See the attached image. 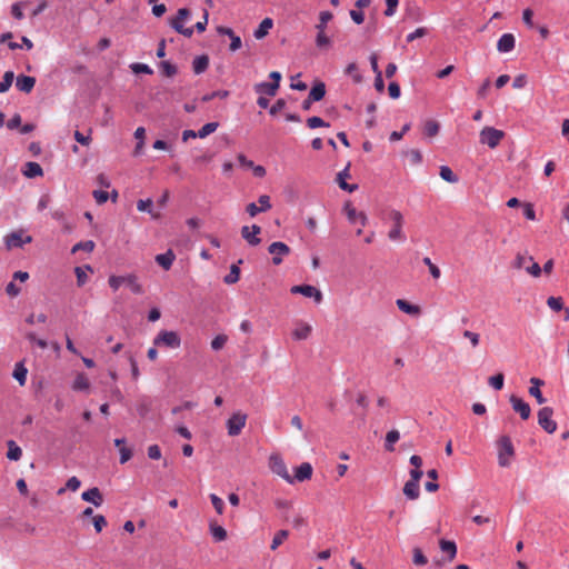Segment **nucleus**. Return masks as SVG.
Segmentation results:
<instances>
[{"mask_svg":"<svg viewBox=\"0 0 569 569\" xmlns=\"http://www.w3.org/2000/svg\"><path fill=\"white\" fill-rule=\"evenodd\" d=\"M108 284L112 291H118L121 286H128L134 295L143 293V287L139 282L138 276L134 273H128L124 276H110Z\"/></svg>","mask_w":569,"mask_h":569,"instance_id":"1","label":"nucleus"},{"mask_svg":"<svg viewBox=\"0 0 569 569\" xmlns=\"http://www.w3.org/2000/svg\"><path fill=\"white\" fill-rule=\"evenodd\" d=\"M388 221L391 223V229L388 232V238L391 241H403L406 239L402 227L405 223L403 214L397 209H389L386 212Z\"/></svg>","mask_w":569,"mask_h":569,"instance_id":"2","label":"nucleus"},{"mask_svg":"<svg viewBox=\"0 0 569 569\" xmlns=\"http://www.w3.org/2000/svg\"><path fill=\"white\" fill-rule=\"evenodd\" d=\"M333 14L330 11H321L319 13V22L316 24L317 37L316 46L318 48H328L331 46V40L326 33L327 24L332 20Z\"/></svg>","mask_w":569,"mask_h":569,"instance_id":"3","label":"nucleus"},{"mask_svg":"<svg viewBox=\"0 0 569 569\" xmlns=\"http://www.w3.org/2000/svg\"><path fill=\"white\" fill-rule=\"evenodd\" d=\"M498 463L500 467H509L515 456L513 445L508 436H502L497 441Z\"/></svg>","mask_w":569,"mask_h":569,"instance_id":"4","label":"nucleus"},{"mask_svg":"<svg viewBox=\"0 0 569 569\" xmlns=\"http://www.w3.org/2000/svg\"><path fill=\"white\" fill-rule=\"evenodd\" d=\"M268 467L274 475L279 476L288 483L292 485L295 482V478L289 473L288 467L279 453H272L269 456Z\"/></svg>","mask_w":569,"mask_h":569,"instance_id":"5","label":"nucleus"},{"mask_svg":"<svg viewBox=\"0 0 569 569\" xmlns=\"http://www.w3.org/2000/svg\"><path fill=\"white\" fill-rule=\"evenodd\" d=\"M503 138L505 132L493 127H485L479 133L480 143L488 146L490 149L497 148Z\"/></svg>","mask_w":569,"mask_h":569,"instance_id":"6","label":"nucleus"},{"mask_svg":"<svg viewBox=\"0 0 569 569\" xmlns=\"http://www.w3.org/2000/svg\"><path fill=\"white\" fill-rule=\"evenodd\" d=\"M190 11L186 8L178 10L174 18L171 19L170 26L180 34L190 38L193 34V28H186L184 24L190 19Z\"/></svg>","mask_w":569,"mask_h":569,"instance_id":"7","label":"nucleus"},{"mask_svg":"<svg viewBox=\"0 0 569 569\" xmlns=\"http://www.w3.org/2000/svg\"><path fill=\"white\" fill-rule=\"evenodd\" d=\"M516 269H526V271L535 278L541 274L540 266L533 261V258L522 253H518L512 263Z\"/></svg>","mask_w":569,"mask_h":569,"instance_id":"8","label":"nucleus"},{"mask_svg":"<svg viewBox=\"0 0 569 569\" xmlns=\"http://www.w3.org/2000/svg\"><path fill=\"white\" fill-rule=\"evenodd\" d=\"M153 345L157 347H167L177 349L181 345V338L176 331L161 330L153 339Z\"/></svg>","mask_w":569,"mask_h":569,"instance_id":"9","label":"nucleus"},{"mask_svg":"<svg viewBox=\"0 0 569 569\" xmlns=\"http://www.w3.org/2000/svg\"><path fill=\"white\" fill-rule=\"evenodd\" d=\"M553 410L550 407H543L538 411V423L548 433L557 430V422L552 419Z\"/></svg>","mask_w":569,"mask_h":569,"instance_id":"10","label":"nucleus"},{"mask_svg":"<svg viewBox=\"0 0 569 569\" xmlns=\"http://www.w3.org/2000/svg\"><path fill=\"white\" fill-rule=\"evenodd\" d=\"M246 422H247L246 413H243L241 411H237V412L232 413L231 417L227 421L228 435L231 437L238 436L241 432V430L244 428Z\"/></svg>","mask_w":569,"mask_h":569,"instance_id":"11","label":"nucleus"},{"mask_svg":"<svg viewBox=\"0 0 569 569\" xmlns=\"http://www.w3.org/2000/svg\"><path fill=\"white\" fill-rule=\"evenodd\" d=\"M258 203L259 204L250 202L246 207V211L251 218L256 217L260 212H266L270 210L272 207L270 197L268 194H261L258 198Z\"/></svg>","mask_w":569,"mask_h":569,"instance_id":"12","label":"nucleus"},{"mask_svg":"<svg viewBox=\"0 0 569 569\" xmlns=\"http://www.w3.org/2000/svg\"><path fill=\"white\" fill-rule=\"evenodd\" d=\"M32 241L31 236H23V231H13L4 237V243L8 250L12 248H21L24 243Z\"/></svg>","mask_w":569,"mask_h":569,"instance_id":"13","label":"nucleus"},{"mask_svg":"<svg viewBox=\"0 0 569 569\" xmlns=\"http://www.w3.org/2000/svg\"><path fill=\"white\" fill-rule=\"evenodd\" d=\"M290 291L295 295L300 293L307 298H313L316 303H320L323 298L322 292L311 284L293 286Z\"/></svg>","mask_w":569,"mask_h":569,"instance_id":"14","label":"nucleus"},{"mask_svg":"<svg viewBox=\"0 0 569 569\" xmlns=\"http://www.w3.org/2000/svg\"><path fill=\"white\" fill-rule=\"evenodd\" d=\"M268 251L272 256L273 264L278 266L282 262L283 257L290 253V248L284 242L276 241L269 246Z\"/></svg>","mask_w":569,"mask_h":569,"instance_id":"15","label":"nucleus"},{"mask_svg":"<svg viewBox=\"0 0 569 569\" xmlns=\"http://www.w3.org/2000/svg\"><path fill=\"white\" fill-rule=\"evenodd\" d=\"M343 211L350 223L360 224V227H365L368 222V218L365 212L358 211L351 203H346L343 207Z\"/></svg>","mask_w":569,"mask_h":569,"instance_id":"16","label":"nucleus"},{"mask_svg":"<svg viewBox=\"0 0 569 569\" xmlns=\"http://www.w3.org/2000/svg\"><path fill=\"white\" fill-rule=\"evenodd\" d=\"M261 233V228L258 224L243 226L241 228L242 238L252 247L260 244L261 239L258 237Z\"/></svg>","mask_w":569,"mask_h":569,"instance_id":"17","label":"nucleus"},{"mask_svg":"<svg viewBox=\"0 0 569 569\" xmlns=\"http://www.w3.org/2000/svg\"><path fill=\"white\" fill-rule=\"evenodd\" d=\"M312 332V326L306 321L298 320L295 322L293 330L291 332L295 340H306Z\"/></svg>","mask_w":569,"mask_h":569,"instance_id":"18","label":"nucleus"},{"mask_svg":"<svg viewBox=\"0 0 569 569\" xmlns=\"http://www.w3.org/2000/svg\"><path fill=\"white\" fill-rule=\"evenodd\" d=\"M512 409L520 415L523 420L529 419L531 415L530 406L521 398L512 395L509 399Z\"/></svg>","mask_w":569,"mask_h":569,"instance_id":"19","label":"nucleus"},{"mask_svg":"<svg viewBox=\"0 0 569 569\" xmlns=\"http://www.w3.org/2000/svg\"><path fill=\"white\" fill-rule=\"evenodd\" d=\"M312 466L309 462H302L300 466H298L295 470V481L303 482L312 477Z\"/></svg>","mask_w":569,"mask_h":569,"instance_id":"20","label":"nucleus"},{"mask_svg":"<svg viewBox=\"0 0 569 569\" xmlns=\"http://www.w3.org/2000/svg\"><path fill=\"white\" fill-rule=\"evenodd\" d=\"M71 388L73 391L89 392L90 381L84 372H77Z\"/></svg>","mask_w":569,"mask_h":569,"instance_id":"21","label":"nucleus"},{"mask_svg":"<svg viewBox=\"0 0 569 569\" xmlns=\"http://www.w3.org/2000/svg\"><path fill=\"white\" fill-rule=\"evenodd\" d=\"M516 44V39L511 33H503L497 43V50L501 53L510 52L513 50Z\"/></svg>","mask_w":569,"mask_h":569,"instance_id":"22","label":"nucleus"},{"mask_svg":"<svg viewBox=\"0 0 569 569\" xmlns=\"http://www.w3.org/2000/svg\"><path fill=\"white\" fill-rule=\"evenodd\" d=\"M349 169H350V163H348L347 167L337 174L336 181L342 190L348 191V192H353L358 189V186L347 183L346 180H347V178L350 177Z\"/></svg>","mask_w":569,"mask_h":569,"instance_id":"23","label":"nucleus"},{"mask_svg":"<svg viewBox=\"0 0 569 569\" xmlns=\"http://www.w3.org/2000/svg\"><path fill=\"white\" fill-rule=\"evenodd\" d=\"M81 498L87 502H91L96 507H100L103 503V497L97 487L83 491Z\"/></svg>","mask_w":569,"mask_h":569,"instance_id":"24","label":"nucleus"},{"mask_svg":"<svg viewBox=\"0 0 569 569\" xmlns=\"http://www.w3.org/2000/svg\"><path fill=\"white\" fill-rule=\"evenodd\" d=\"M36 84V79L30 76L20 74L17 77L16 87L18 90L29 93Z\"/></svg>","mask_w":569,"mask_h":569,"instance_id":"25","label":"nucleus"},{"mask_svg":"<svg viewBox=\"0 0 569 569\" xmlns=\"http://www.w3.org/2000/svg\"><path fill=\"white\" fill-rule=\"evenodd\" d=\"M154 260L164 270H169L176 260V254L171 249H169L164 253L157 254Z\"/></svg>","mask_w":569,"mask_h":569,"instance_id":"26","label":"nucleus"},{"mask_svg":"<svg viewBox=\"0 0 569 569\" xmlns=\"http://www.w3.org/2000/svg\"><path fill=\"white\" fill-rule=\"evenodd\" d=\"M530 383L532 385L529 388L530 396L535 397L539 405L545 403L546 399L543 398V396H542V393L540 391V386L543 385V381L538 379V378H531L530 379Z\"/></svg>","mask_w":569,"mask_h":569,"instance_id":"27","label":"nucleus"},{"mask_svg":"<svg viewBox=\"0 0 569 569\" xmlns=\"http://www.w3.org/2000/svg\"><path fill=\"white\" fill-rule=\"evenodd\" d=\"M403 493L410 500H416L420 496L419 482L408 480L403 486Z\"/></svg>","mask_w":569,"mask_h":569,"instance_id":"28","label":"nucleus"},{"mask_svg":"<svg viewBox=\"0 0 569 569\" xmlns=\"http://www.w3.org/2000/svg\"><path fill=\"white\" fill-rule=\"evenodd\" d=\"M273 27V21L271 18H264L259 27L254 30L253 32V36L256 39L260 40L262 38H264L269 31L272 29Z\"/></svg>","mask_w":569,"mask_h":569,"instance_id":"29","label":"nucleus"},{"mask_svg":"<svg viewBox=\"0 0 569 569\" xmlns=\"http://www.w3.org/2000/svg\"><path fill=\"white\" fill-rule=\"evenodd\" d=\"M396 305L399 308V310L410 316H419L421 312L419 306L412 305L403 299H398L396 301Z\"/></svg>","mask_w":569,"mask_h":569,"instance_id":"30","label":"nucleus"},{"mask_svg":"<svg viewBox=\"0 0 569 569\" xmlns=\"http://www.w3.org/2000/svg\"><path fill=\"white\" fill-rule=\"evenodd\" d=\"M22 172L28 178L41 177L43 174L41 166L32 161L26 163Z\"/></svg>","mask_w":569,"mask_h":569,"instance_id":"31","label":"nucleus"},{"mask_svg":"<svg viewBox=\"0 0 569 569\" xmlns=\"http://www.w3.org/2000/svg\"><path fill=\"white\" fill-rule=\"evenodd\" d=\"M28 369L22 362H17L13 369V378L19 382L20 386H24L27 382Z\"/></svg>","mask_w":569,"mask_h":569,"instance_id":"32","label":"nucleus"},{"mask_svg":"<svg viewBox=\"0 0 569 569\" xmlns=\"http://www.w3.org/2000/svg\"><path fill=\"white\" fill-rule=\"evenodd\" d=\"M209 530L214 541L220 542L227 539V530L222 526L210 522Z\"/></svg>","mask_w":569,"mask_h":569,"instance_id":"33","label":"nucleus"},{"mask_svg":"<svg viewBox=\"0 0 569 569\" xmlns=\"http://www.w3.org/2000/svg\"><path fill=\"white\" fill-rule=\"evenodd\" d=\"M8 451H7V458L9 460L18 461L22 457V450L21 448L13 440H9L7 442Z\"/></svg>","mask_w":569,"mask_h":569,"instance_id":"34","label":"nucleus"},{"mask_svg":"<svg viewBox=\"0 0 569 569\" xmlns=\"http://www.w3.org/2000/svg\"><path fill=\"white\" fill-rule=\"evenodd\" d=\"M254 89L258 93H266L273 97L277 93L278 84L272 82H261L256 84Z\"/></svg>","mask_w":569,"mask_h":569,"instance_id":"35","label":"nucleus"},{"mask_svg":"<svg viewBox=\"0 0 569 569\" xmlns=\"http://www.w3.org/2000/svg\"><path fill=\"white\" fill-rule=\"evenodd\" d=\"M440 549L442 552L448 555L449 561L453 560L457 555V547L453 541L440 540Z\"/></svg>","mask_w":569,"mask_h":569,"instance_id":"36","label":"nucleus"},{"mask_svg":"<svg viewBox=\"0 0 569 569\" xmlns=\"http://www.w3.org/2000/svg\"><path fill=\"white\" fill-rule=\"evenodd\" d=\"M137 209L141 212H143V211L149 212L153 219L160 218V212H156L152 209V200L151 199L139 200L137 202Z\"/></svg>","mask_w":569,"mask_h":569,"instance_id":"37","label":"nucleus"},{"mask_svg":"<svg viewBox=\"0 0 569 569\" xmlns=\"http://www.w3.org/2000/svg\"><path fill=\"white\" fill-rule=\"evenodd\" d=\"M209 66V59L207 56L196 57L192 62V68L196 74L202 73Z\"/></svg>","mask_w":569,"mask_h":569,"instance_id":"38","label":"nucleus"},{"mask_svg":"<svg viewBox=\"0 0 569 569\" xmlns=\"http://www.w3.org/2000/svg\"><path fill=\"white\" fill-rule=\"evenodd\" d=\"M87 271L89 272H92V268L90 266H86L84 268L82 267H77L74 269V273H76V277H77V284L79 287H82L87 283L88 281V273Z\"/></svg>","mask_w":569,"mask_h":569,"instance_id":"39","label":"nucleus"},{"mask_svg":"<svg viewBox=\"0 0 569 569\" xmlns=\"http://www.w3.org/2000/svg\"><path fill=\"white\" fill-rule=\"evenodd\" d=\"M326 94V87L322 82L313 86L309 92V100L320 101Z\"/></svg>","mask_w":569,"mask_h":569,"instance_id":"40","label":"nucleus"},{"mask_svg":"<svg viewBox=\"0 0 569 569\" xmlns=\"http://www.w3.org/2000/svg\"><path fill=\"white\" fill-rule=\"evenodd\" d=\"M345 73L353 80L356 83H360L362 81V76L359 71V68L356 62H351L347 66Z\"/></svg>","mask_w":569,"mask_h":569,"instance_id":"41","label":"nucleus"},{"mask_svg":"<svg viewBox=\"0 0 569 569\" xmlns=\"http://www.w3.org/2000/svg\"><path fill=\"white\" fill-rule=\"evenodd\" d=\"M288 537H289L288 530L283 529V530H279L278 532H276L272 538L271 545H270L271 550L278 549V547L281 546Z\"/></svg>","mask_w":569,"mask_h":569,"instance_id":"42","label":"nucleus"},{"mask_svg":"<svg viewBox=\"0 0 569 569\" xmlns=\"http://www.w3.org/2000/svg\"><path fill=\"white\" fill-rule=\"evenodd\" d=\"M439 174L441 179L449 183L458 182V177L453 173V171L448 166H441Z\"/></svg>","mask_w":569,"mask_h":569,"instance_id":"43","label":"nucleus"},{"mask_svg":"<svg viewBox=\"0 0 569 569\" xmlns=\"http://www.w3.org/2000/svg\"><path fill=\"white\" fill-rule=\"evenodd\" d=\"M440 126L436 120H428L423 126V132L428 137H435L439 133Z\"/></svg>","mask_w":569,"mask_h":569,"instance_id":"44","label":"nucleus"},{"mask_svg":"<svg viewBox=\"0 0 569 569\" xmlns=\"http://www.w3.org/2000/svg\"><path fill=\"white\" fill-rule=\"evenodd\" d=\"M240 279V269L237 264L230 267V272L223 278L227 284H233Z\"/></svg>","mask_w":569,"mask_h":569,"instance_id":"45","label":"nucleus"},{"mask_svg":"<svg viewBox=\"0 0 569 569\" xmlns=\"http://www.w3.org/2000/svg\"><path fill=\"white\" fill-rule=\"evenodd\" d=\"M219 127L218 122H208L206 123L201 129L197 131V136L200 139H203L208 137L209 134L213 133Z\"/></svg>","mask_w":569,"mask_h":569,"instance_id":"46","label":"nucleus"},{"mask_svg":"<svg viewBox=\"0 0 569 569\" xmlns=\"http://www.w3.org/2000/svg\"><path fill=\"white\" fill-rule=\"evenodd\" d=\"M144 137H146V129L143 127H139L134 131V138L138 140V143L136 146L134 152L136 154H139L143 148L144 143Z\"/></svg>","mask_w":569,"mask_h":569,"instance_id":"47","label":"nucleus"},{"mask_svg":"<svg viewBox=\"0 0 569 569\" xmlns=\"http://www.w3.org/2000/svg\"><path fill=\"white\" fill-rule=\"evenodd\" d=\"M400 439V433L398 430H391L386 436V449L388 451H393V445Z\"/></svg>","mask_w":569,"mask_h":569,"instance_id":"48","label":"nucleus"},{"mask_svg":"<svg viewBox=\"0 0 569 569\" xmlns=\"http://www.w3.org/2000/svg\"><path fill=\"white\" fill-rule=\"evenodd\" d=\"M547 306L556 312L565 309L563 299L561 297H549L547 299Z\"/></svg>","mask_w":569,"mask_h":569,"instance_id":"49","label":"nucleus"},{"mask_svg":"<svg viewBox=\"0 0 569 569\" xmlns=\"http://www.w3.org/2000/svg\"><path fill=\"white\" fill-rule=\"evenodd\" d=\"M13 78H14V74L12 71H7L3 74V79H2V81H0V93L7 92L10 89Z\"/></svg>","mask_w":569,"mask_h":569,"instance_id":"50","label":"nucleus"},{"mask_svg":"<svg viewBox=\"0 0 569 569\" xmlns=\"http://www.w3.org/2000/svg\"><path fill=\"white\" fill-rule=\"evenodd\" d=\"M80 486H81L80 480L77 477H71L68 479L66 487L60 488L58 490V495H62L66 491V489L71 490V491H77L80 488Z\"/></svg>","mask_w":569,"mask_h":569,"instance_id":"51","label":"nucleus"},{"mask_svg":"<svg viewBox=\"0 0 569 569\" xmlns=\"http://www.w3.org/2000/svg\"><path fill=\"white\" fill-rule=\"evenodd\" d=\"M52 218L59 222L62 223L64 230L67 232L71 231L72 229V226H70L66 219V214L62 210H54L52 213H51Z\"/></svg>","mask_w":569,"mask_h":569,"instance_id":"52","label":"nucleus"},{"mask_svg":"<svg viewBox=\"0 0 569 569\" xmlns=\"http://www.w3.org/2000/svg\"><path fill=\"white\" fill-rule=\"evenodd\" d=\"M210 500H211V503L214 508V510L217 511L218 515H222L224 512V502L223 500L218 497L216 493H211L209 496Z\"/></svg>","mask_w":569,"mask_h":569,"instance_id":"53","label":"nucleus"},{"mask_svg":"<svg viewBox=\"0 0 569 569\" xmlns=\"http://www.w3.org/2000/svg\"><path fill=\"white\" fill-rule=\"evenodd\" d=\"M228 341L226 335H218L211 340V348L216 351L221 350Z\"/></svg>","mask_w":569,"mask_h":569,"instance_id":"54","label":"nucleus"},{"mask_svg":"<svg viewBox=\"0 0 569 569\" xmlns=\"http://www.w3.org/2000/svg\"><path fill=\"white\" fill-rule=\"evenodd\" d=\"M505 377L502 373L495 375L489 378L488 382L495 390H501L503 388Z\"/></svg>","mask_w":569,"mask_h":569,"instance_id":"55","label":"nucleus"},{"mask_svg":"<svg viewBox=\"0 0 569 569\" xmlns=\"http://www.w3.org/2000/svg\"><path fill=\"white\" fill-rule=\"evenodd\" d=\"M93 249H94V242L92 240H88V241H82V242H78L77 244H74L72 248V252H77L79 250L91 252V251H93Z\"/></svg>","mask_w":569,"mask_h":569,"instance_id":"56","label":"nucleus"},{"mask_svg":"<svg viewBox=\"0 0 569 569\" xmlns=\"http://www.w3.org/2000/svg\"><path fill=\"white\" fill-rule=\"evenodd\" d=\"M131 70L133 73H146V74H151L152 73V69L148 66V64H144V63H132L130 66Z\"/></svg>","mask_w":569,"mask_h":569,"instance_id":"57","label":"nucleus"},{"mask_svg":"<svg viewBox=\"0 0 569 569\" xmlns=\"http://www.w3.org/2000/svg\"><path fill=\"white\" fill-rule=\"evenodd\" d=\"M412 560H413V563L417 566H425L428 562L426 556L422 553L420 548L413 549V559Z\"/></svg>","mask_w":569,"mask_h":569,"instance_id":"58","label":"nucleus"},{"mask_svg":"<svg viewBox=\"0 0 569 569\" xmlns=\"http://www.w3.org/2000/svg\"><path fill=\"white\" fill-rule=\"evenodd\" d=\"M92 521H93V527L97 532H101L102 529L107 526V520H106L104 516H102V515H96L93 517Z\"/></svg>","mask_w":569,"mask_h":569,"instance_id":"59","label":"nucleus"},{"mask_svg":"<svg viewBox=\"0 0 569 569\" xmlns=\"http://www.w3.org/2000/svg\"><path fill=\"white\" fill-rule=\"evenodd\" d=\"M423 263H425L426 266H428L429 271H430L431 276H432L435 279L440 278V274H441L440 269H439L435 263H432V261L430 260V258H428V257L423 258Z\"/></svg>","mask_w":569,"mask_h":569,"instance_id":"60","label":"nucleus"},{"mask_svg":"<svg viewBox=\"0 0 569 569\" xmlns=\"http://www.w3.org/2000/svg\"><path fill=\"white\" fill-rule=\"evenodd\" d=\"M463 337L467 338L470 341V343H471V346L473 348H476L479 345V342H480V336L477 332H473V331H470V330H465L463 331Z\"/></svg>","mask_w":569,"mask_h":569,"instance_id":"61","label":"nucleus"},{"mask_svg":"<svg viewBox=\"0 0 569 569\" xmlns=\"http://www.w3.org/2000/svg\"><path fill=\"white\" fill-rule=\"evenodd\" d=\"M387 9L385 10L386 17H392L395 16L399 1L398 0H386Z\"/></svg>","mask_w":569,"mask_h":569,"instance_id":"62","label":"nucleus"},{"mask_svg":"<svg viewBox=\"0 0 569 569\" xmlns=\"http://www.w3.org/2000/svg\"><path fill=\"white\" fill-rule=\"evenodd\" d=\"M307 123H308V127L311 129L329 126L320 117H311L307 120Z\"/></svg>","mask_w":569,"mask_h":569,"instance_id":"63","label":"nucleus"},{"mask_svg":"<svg viewBox=\"0 0 569 569\" xmlns=\"http://www.w3.org/2000/svg\"><path fill=\"white\" fill-rule=\"evenodd\" d=\"M528 82V78L526 74L521 73V74H518L515 79H513V82H512V87L515 89H522Z\"/></svg>","mask_w":569,"mask_h":569,"instance_id":"64","label":"nucleus"}]
</instances>
